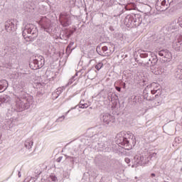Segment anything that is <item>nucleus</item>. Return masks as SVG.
Listing matches in <instances>:
<instances>
[{
  "mask_svg": "<svg viewBox=\"0 0 182 182\" xmlns=\"http://www.w3.org/2000/svg\"><path fill=\"white\" fill-rule=\"evenodd\" d=\"M73 16L70 12H63L60 14V22L63 26L72 25Z\"/></svg>",
  "mask_w": 182,
  "mask_h": 182,
  "instance_id": "obj_5",
  "label": "nucleus"
},
{
  "mask_svg": "<svg viewBox=\"0 0 182 182\" xmlns=\"http://www.w3.org/2000/svg\"><path fill=\"white\" fill-rule=\"evenodd\" d=\"M75 77H76V75L73 76V77L69 80L68 83V86L70 85H72V83H73V82H75Z\"/></svg>",
  "mask_w": 182,
  "mask_h": 182,
  "instance_id": "obj_27",
  "label": "nucleus"
},
{
  "mask_svg": "<svg viewBox=\"0 0 182 182\" xmlns=\"http://www.w3.org/2000/svg\"><path fill=\"white\" fill-rule=\"evenodd\" d=\"M45 65V58L42 55L36 56L33 62L30 63V68L36 70L38 69H41Z\"/></svg>",
  "mask_w": 182,
  "mask_h": 182,
  "instance_id": "obj_6",
  "label": "nucleus"
},
{
  "mask_svg": "<svg viewBox=\"0 0 182 182\" xmlns=\"http://www.w3.org/2000/svg\"><path fill=\"white\" fill-rule=\"evenodd\" d=\"M62 92H63V88L58 87L56 89V90L53 93V99H58L59 96L62 94Z\"/></svg>",
  "mask_w": 182,
  "mask_h": 182,
  "instance_id": "obj_17",
  "label": "nucleus"
},
{
  "mask_svg": "<svg viewBox=\"0 0 182 182\" xmlns=\"http://www.w3.org/2000/svg\"><path fill=\"white\" fill-rule=\"evenodd\" d=\"M4 26L7 32H11V31H14L15 24L13 23L12 21H9L5 22Z\"/></svg>",
  "mask_w": 182,
  "mask_h": 182,
  "instance_id": "obj_13",
  "label": "nucleus"
},
{
  "mask_svg": "<svg viewBox=\"0 0 182 182\" xmlns=\"http://www.w3.org/2000/svg\"><path fill=\"white\" fill-rule=\"evenodd\" d=\"M144 58H147V54H144Z\"/></svg>",
  "mask_w": 182,
  "mask_h": 182,
  "instance_id": "obj_38",
  "label": "nucleus"
},
{
  "mask_svg": "<svg viewBox=\"0 0 182 182\" xmlns=\"http://www.w3.org/2000/svg\"><path fill=\"white\" fill-rule=\"evenodd\" d=\"M73 109H76V106L75 107H72L70 110H68L67 112H65V116H68L70 110H73Z\"/></svg>",
  "mask_w": 182,
  "mask_h": 182,
  "instance_id": "obj_33",
  "label": "nucleus"
},
{
  "mask_svg": "<svg viewBox=\"0 0 182 182\" xmlns=\"http://www.w3.org/2000/svg\"><path fill=\"white\" fill-rule=\"evenodd\" d=\"M159 83L156 82H152L150 85V88H151V93L152 95H156V93H157V92H159V90H160V88H159Z\"/></svg>",
  "mask_w": 182,
  "mask_h": 182,
  "instance_id": "obj_14",
  "label": "nucleus"
},
{
  "mask_svg": "<svg viewBox=\"0 0 182 182\" xmlns=\"http://www.w3.org/2000/svg\"><path fill=\"white\" fill-rule=\"evenodd\" d=\"M115 89H116V90H117V92H121V90H122V88L119 87H115Z\"/></svg>",
  "mask_w": 182,
  "mask_h": 182,
  "instance_id": "obj_34",
  "label": "nucleus"
},
{
  "mask_svg": "<svg viewBox=\"0 0 182 182\" xmlns=\"http://www.w3.org/2000/svg\"><path fill=\"white\" fill-rule=\"evenodd\" d=\"M23 36L24 39L28 38V39H33L38 36V30L36 27L33 24H27L25 26V29L23 31Z\"/></svg>",
  "mask_w": 182,
  "mask_h": 182,
  "instance_id": "obj_2",
  "label": "nucleus"
},
{
  "mask_svg": "<svg viewBox=\"0 0 182 182\" xmlns=\"http://www.w3.org/2000/svg\"><path fill=\"white\" fill-rule=\"evenodd\" d=\"M79 107L80 109H87V107H89V104L82 100L80 102Z\"/></svg>",
  "mask_w": 182,
  "mask_h": 182,
  "instance_id": "obj_20",
  "label": "nucleus"
},
{
  "mask_svg": "<svg viewBox=\"0 0 182 182\" xmlns=\"http://www.w3.org/2000/svg\"><path fill=\"white\" fill-rule=\"evenodd\" d=\"M124 161L127 164H129L130 163V159L129 158H125Z\"/></svg>",
  "mask_w": 182,
  "mask_h": 182,
  "instance_id": "obj_32",
  "label": "nucleus"
},
{
  "mask_svg": "<svg viewBox=\"0 0 182 182\" xmlns=\"http://www.w3.org/2000/svg\"><path fill=\"white\" fill-rule=\"evenodd\" d=\"M24 146L26 149L31 150V149H32V146H33V140L32 139V138L27 139L24 143Z\"/></svg>",
  "mask_w": 182,
  "mask_h": 182,
  "instance_id": "obj_15",
  "label": "nucleus"
},
{
  "mask_svg": "<svg viewBox=\"0 0 182 182\" xmlns=\"http://www.w3.org/2000/svg\"><path fill=\"white\" fill-rule=\"evenodd\" d=\"M158 55L161 56V58H164V59H166V62H170V60L172 58L171 53L168 51L167 49L161 50L158 52Z\"/></svg>",
  "mask_w": 182,
  "mask_h": 182,
  "instance_id": "obj_9",
  "label": "nucleus"
},
{
  "mask_svg": "<svg viewBox=\"0 0 182 182\" xmlns=\"http://www.w3.org/2000/svg\"><path fill=\"white\" fill-rule=\"evenodd\" d=\"M127 136H129V133H127Z\"/></svg>",
  "mask_w": 182,
  "mask_h": 182,
  "instance_id": "obj_40",
  "label": "nucleus"
},
{
  "mask_svg": "<svg viewBox=\"0 0 182 182\" xmlns=\"http://www.w3.org/2000/svg\"><path fill=\"white\" fill-rule=\"evenodd\" d=\"M157 58H151L149 60L147 65H150L151 72L154 75H161L163 73V68L161 65H157Z\"/></svg>",
  "mask_w": 182,
  "mask_h": 182,
  "instance_id": "obj_3",
  "label": "nucleus"
},
{
  "mask_svg": "<svg viewBox=\"0 0 182 182\" xmlns=\"http://www.w3.org/2000/svg\"><path fill=\"white\" fill-rule=\"evenodd\" d=\"M149 158V160H155L157 159V153H152L149 156H146V159Z\"/></svg>",
  "mask_w": 182,
  "mask_h": 182,
  "instance_id": "obj_22",
  "label": "nucleus"
},
{
  "mask_svg": "<svg viewBox=\"0 0 182 182\" xmlns=\"http://www.w3.org/2000/svg\"><path fill=\"white\" fill-rule=\"evenodd\" d=\"M101 121L103 122L104 124L106 126L107 124H110L112 122H113V116L110 115V114H104L101 117Z\"/></svg>",
  "mask_w": 182,
  "mask_h": 182,
  "instance_id": "obj_11",
  "label": "nucleus"
},
{
  "mask_svg": "<svg viewBox=\"0 0 182 182\" xmlns=\"http://www.w3.org/2000/svg\"><path fill=\"white\" fill-rule=\"evenodd\" d=\"M21 172H18V177H21Z\"/></svg>",
  "mask_w": 182,
  "mask_h": 182,
  "instance_id": "obj_37",
  "label": "nucleus"
},
{
  "mask_svg": "<svg viewBox=\"0 0 182 182\" xmlns=\"http://www.w3.org/2000/svg\"><path fill=\"white\" fill-rule=\"evenodd\" d=\"M172 46L176 52H182V35L178 36L173 41Z\"/></svg>",
  "mask_w": 182,
  "mask_h": 182,
  "instance_id": "obj_8",
  "label": "nucleus"
},
{
  "mask_svg": "<svg viewBox=\"0 0 182 182\" xmlns=\"http://www.w3.org/2000/svg\"><path fill=\"white\" fill-rule=\"evenodd\" d=\"M50 180H52V181H56V180H58V178H56V176L52 175L50 176Z\"/></svg>",
  "mask_w": 182,
  "mask_h": 182,
  "instance_id": "obj_30",
  "label": "nucleus"
},
{
  "mask_svg": "<svg viewBox=\"0 0 182 182\" xmlns=\"http://www.w3.org/2000/svg\"><path fill=\"white\" fill-rule=\"evenodd\" d=\"M149 160L147 156L136 155L134 157V163L136 166H144L149 164Z\"/></svg>",
  "mask_w": 182,
  "mask_h": 182,
  "instance_id": "obj_7",
  "label": "nucleus"
},
{
  "mask_svg": "<svg viewBox=\"0 0 182 182\" xmlns=\"http://www.w3.org/2000/svg\"><path fill=\"white\" fill-rule=\"evenodd\" d=\"M9 102H11V97L9 95H2L0 97L1 103H9Z\"/></svg>",
  "mask_w": 182,
  "mask_h": 182,
  "instance_id": "obj_18",
  "label": "nucleus"
},
{
  "mask_svg": "<svg viewBox=\"0 0 182 182\" xmlns=\"http://www.w3.org/2000/svg\"><path fill=\"white\" fill-rule=\"evenodd\" d=\"M4 130H9V128H8V127H6V125H4Z\"/></svg>",
  "mask_w": 182,
  "mask_h": 182,
  "instance_id": "obj_36",
  "label": "nucleus"
},
{
  "mask_svg": "<svg viewBox=\"0 0 182 182\" xmlns=\"http://www.w3.org/2000/svg\"><path fill=\"white\" fill-rule=\"evenodd\" d=\"M102 68H103V63H99L95 65V69H97V70H100Z\"/></svg>",
  "mask_w": 182,
  "mask_h": 182,
  "instance_id": "obj_25",
  "label": "nucleus"
},
{
  "mask_svg": "<svg viewBox=\"0 0 182 182\" xmlns=\"http://www.w3.org/2000/svg\"><path fill=\"white\" fill-rule=\"evenodd\" d=\"M107 46H103L102 48V53L100 54L102 56H109V53H107L108 50Z\"/></svg>",
  "mask_w": 182,
  "mask_h": 182,
  "instance_id": "obj_21",
  "label": "nucleus"
},
{
  "mask_svg": "<svg viewBox=\"0 0 182 182\" xmlns=\"http://www.w3.org/2000/svg\"><path fill=\"white\" fill-rule=\"evenodd\" d=\"M66 159H67V160H70V163H72V164H75V157L70 156H66Z\"/></svg>",
  "mask_w": 182,
  "mask_h": 182,
  "instance_id": "obj_24",
  "label": "nucleus"
},
{
  "mask_svg": "<svg viewBox=\"0 0 182 182\" xmlns=\"http://www.w3.org/2000/svg\"><path fill=\"white\" fill-rule=\"evenodd\" d=\"M160 105V102H158V105Z\"/></svg>",
  "mask_w": 182,
  "mask_h": 182,
  "instance_id": "obj_39",
  "label": "nucleus"
},
{
  "mask_svg": "<svg viewBox=\"0 0 182 182\" xmlns=\"http://www.w3.org/2000/svg\"><path fill=\"white\" fill-rule=\"evenodd\" d=\"M8 87V81L3 80L0 82V90H5Z\"/></svg>",
  "mask_w": 182,
  "mask_h": 182,
  "instance_id": "obj_19",
  "label": "nucleus"
},
{
  "mask_svg": "<svg viewBox=\"0 0 182 182\" xmlns=\"http://www.w3.org/2000/svg\"><path fill=\"white\" fill-rule=\"evenodd\" d=\"M18 89H23V87H25V82L23 81H21L18 83Z\"/></svg>",
  "mask_w": 182,
  "mask_h": 182,
  "instance_id": "obj_28",
  "label": "nucleus"
},
{
  "mask_svg": "<svg viewBox=\"0 0 182 182\" xmlns=\"http://www.w3.org/2000/svg\"><path fill=\"white\" fill-rule=\"evenodd\" d=\"M97 76V72L95 70H90L87 73V77L88 79H90L91 80H93L95 77Z\"/></svg>",
  "mask_w": 182,
  "mask_h": 182,
  "instance_id": "obj_16",
  "label": "nucleus"
},
{
  "mask_svg": "<svg viewBox=\"0 0 182 182\" xmlns=\"http://www.w3.org/2000/svg\"><path fill=\"white\" fill-rule=\"evenodd\" d=\"M117 141L119 143V144H122V146H127L129 144V139H127V136L125 134V136H124L122 134H119L117 136Z\"/></svg>",
  "mask_w": 182,
  "mask_h": 182,
  "instance_id": "obj_10",
  "label": "nucleus"
},
{
  "mask_svg": "<svg viewBox=\"0 0 182 182\" xmlns=\"http://www.w3.org/2000/svg\"><path fill=\"white\" fill-rule=\"evenodd\" d=\"M65 116L63 115V116L58 117V119H57L55 122L57 123H60V122H63L65 120Z\"/></svg>",
  "mask_w": 182,
  "mask_h": 182,
  "instance_id": "obj_26",
  "label": "nucleus"
},
{
  "mask_svg": "<svg viewBox=\"0 0 182 182\" xmlns=\"http://www.w3.org/2000/svg\"><path fill=\"white\" fill-rule=\"evenodd\" d=\"M73 45H74V43L72 42V43H70L68 45V48H72V46H73Z\"/></svg>",
  "mask_w": 182,
  "mask_h": 182,
  "instance_id": "obj_35",
  "label": "nucleus"
},
{
  "mask_svg": "<svg viewBox=\"0 0 182 182\" xmlns=\"http://www.w3.org/2000/svg\"><path fill=\"white\" fill-rule=\"evenodd\" d=\"M177 23L182 28V16L179 17L177 20Z\"/></svg>",
  "mask_w": 182,
  "mask_h": 182,
  "instance_id": "obj_29",
  "label": "nucleus"
},
{
  "mask_svg": "<svg viewBox=\"0 0 182 182\" xmlns=\"http://www.w3.org/2000/svg\"><path fill=\"white\" fill-rule=\"evenodd\" d=\"M173 2H176V0H158L155 8L159 12H164V11H167L168 8H170V5H171Z\"/></svg>",
  "mask_w": 182,
  "mask_h": 182,
  "instance_id": "obj_4",
  "label": "nucleus"
},
{
  "mask_svg": "<svg viewBox=\"0 0 182 182\" xmlns=\"http://www.w3.org/2000/svg\"><path fill=\"white\" fill-rule=\"evenodd\" d=\"M39 23L43 28L44 31H48L46 29L50 26V20L44 16L41 18Z\"/></svg>",
  "mask_w": 182,
  "mask_h": 182,
  "instance_id": "obj_12",
  "label": "nucleus"
},
{
  "mask_svg": "<svg viewBox=\"0 0 182 182\" xmlns=\"http://www.w3.org/2000/svg\"><path fill=\"white\" fill-rule=\"evenodd\" d=\"M13 98L16 102V107L22 112L23 110H26L29 109L33 105V98L32 97H28V98L21 97L16 95H14Z\"/></svg>",
  "mask_w": 182,
  "mask_h": 182,
  "instance_id": "obj_1",
  "label": "nucleus"
},
{
  "mask_svg": "<svg viewBox=\"0 0 182 182\" xmlns=\"http://www.w3.org/2000/svg\"><path fill=\"white\" fill-rule=\"evenodd\" d=\"M176 76L178 79H182V68H178V70H176Z\"/></svg>",
  "mask_w": 182,
  "mask_h": 182,
  "instance_id": "obj_23",
  "label": "nucleus"
},
{
  "mask_svg": "<svg viewBox=\"0 0 182 182\" xmlns=\"http://www.w3.org/2000/svg\"><path fill=\"white\" fill-rule=\"evenodd\" d=\"M151 177L153 180H157V176H156L155 173H151Z\"/></svg>",
  "mask_w": 182,
  "mask_h": 182,
  "instance_id": "obj_31",
  "label": "nucleus"
}]
</instances>
